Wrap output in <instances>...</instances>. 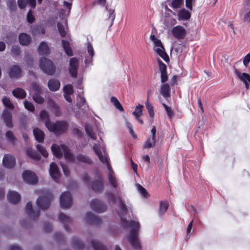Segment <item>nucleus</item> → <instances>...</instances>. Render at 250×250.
Segmentation results:
<instances>
[{"label":"nucleus","instance_id":"774afa93","mask_svg":"<svg viewBox=\"0 0 250 250\" xmlns=\"http://www.w3.org/2000/svg\"><path fill=\"white\" fill-rule=\"evenodd\" d=\"M243 21L247 24H250V10L244 15Z\"/></svg>","mask_w":250,"mask_h":250},{"label":"nucleus","instance_id":"0e129e2a","mask_svg":"<svg viewBox=\"0 0 250 250\" xmlns=\"http://www.w3.org/2000/svg\"><path fill=\"white\" fill-rule=\"evenodd\" d=\"M11 52L12 54L14 56L20 55L21 52L20 46L18 45H13L11 48Z\"/></svg>","mask_w":250,"mask_h":250},{"label":"nucleus","instance_id":"49530a36","mask_svg":"<svg viewBox=\"0 0 250 250\" xmlns=\"http://www.w3.org/2000/svg\"><path fill=\"white\" fill-rule=\"evenodd\" d=\"M150 38V40L154 42L155 46L158 47L157 48H161V47H164L160 40L157 39L155 35H151Z\"/></svg>","mask_w":250,"mask_h":250},{"label":"nucleus","instance_id":"79ce46f5","mask_svg":"<svg viewBox=\"0 0 250 250\" xmlns=\"http://www.w3.org/2000/svg\"><path fill=\"white\" fill-rule=\"evenodd\" d=\"M168 206L169 205L167 201H162L160 202L159 210L160 215H163L167 211L168 209Z\"/></svg>","mask_w":250,"mask_h":250},{"label":"nucleus","instance_id":"8fccbe9b","mask_svg":"<svg viewBox=\"0 0 250 250\" xmlns=\"http://www.w3.org/2000/svg\"><path fill=\"white\" fill-rule=\"evenodd\" d=\"M108 178L109 179V182L110 185L114 188H116L117 187V182L116 178L113 176L112 173L111 172H109L108 174Z\"/></svg>","mask_w":250,"mask_h":250},{"label":"nucleus","instance_id":"473e14b6","mask_svg":"<svg viewBox=\"0 0 250 250\" xmlns=\"http://www.w3.org/2000/svg\"><path fill=\"white\" fill-rule=\"evenodd\" d=\"M31 37L26 33H21L19 35L20 42L21 45H27L31 42Z\"/></svg>","mask_w":250,"mask_h":250},{"label":"nucleus","instance_id":"1a4fd4ad","mask_svg":"<svg viewBox=\"0 0 250 250\" xmlns=\"http://www.w3.org/2000/svg\"><path fill=\"white\" fill-rule=\"evenodd\" d=\"M2 164L4 167L8 168L13 167L16 164L15 157L11 154H5L2 159Z\"/></svg>","mask_w":250,"mask_h":250},{"label":"nucleus","instance_id":"72a5a7b5","mask_svg":"<svg viewBox=\"0 0 250 250\" xmlns=\"http://www.w3.org/2000/svg\"><path fill=\"white\" fill-rule=\"evenodd\" d=\"M106 8L108 12V17L107 19V21H109V27H110L112 25L115 18V8H109L108 6H106Z\"/></svg>","mask_w":250,"mask_h":250},{"label":"nucleus","instance_id":"69168bd1","mask_svg":"<svg viewBox=\"0 0 250 250\" xmlns=\"http://www.w3.org/2000/svg\"><path fill=\"white\" fill-rule=\"evenodd\" d=\"M126 126L127 129H128L130 134L131 135L132 138L134 139H136L137 138V136L135 135V134L133 131V127H132V125H131V124H130L128 122H126Z\"/></svg>","mask_w":250,"mask_h":250},{"label":"nucleus","instance_id":"09e8293b","mask_svg":"<svg viewBox=\"0 0 250 250\" xmlns=\"http://www.w3.org/2000/svg\"><path fill=\"white\" fill-rule=\"evenodd\" d=\"M40 94V93H35L33 95V99L37 103L42 104L44 102V99Z\"/></svg>","mask_w":250,"mask_h":250},{"label":"nucleus","instance_id":"393cba45","mask_svg":"<svg viewBox=\"0 0 250 250\" xmlns=\"http://www.w3.org/2000/svg\"><path fill=\"white\" fill-rule=\"evenodd\" d=\"M87 55L85 57L84 62H91L93 61L94 51L91 44L89 42L87 43Z\"/></svg>","mask_w":250,"mask_h":250},{"label":"nucleus","instance_id":"6e6d98bb","mask_svg":"<svg viewBox=\"0 0 250 250\" xmlns=\"http://www.w3.org/2000/svg\"><path fill=\"white\" fill-rule=\"evenodd\" d=\"M146 107L148 110L150 118H151L152 119L153 118L154 116L153 106L152 105V104H150L147 101L146 104Z\"/></svg>","mask_w":250,"mask_h":250},{"label":"nucleus","instance_id":"4468645a","mask_svg":"<svg viewBox=\"0 0 250 250\" xmlns=\"http://www.w3.org/2000/svg\"><path fill=\"white\" fill-rule=\"evenodd\" d=\"M59 221L63 225L64 228L67 231L69 230V224H71L72 220L71 218L66 214L61 212L58 216Z\"/></svg>","mask_w":250,"mask_h":250},{"label":"nucleus","instance_id":"bb28decb","mask_svg":"<svg viewBox=\"0 0 250 250\" xmlns=\"http://www.w3.org/2000/svg\"><path fill=\"white\" fill-rule=\"evenodd\" d=\"M179 20L185 21L190 18V13L185 8L179 10L178 13Z\"/></svg>","mask_w":250,"mask_h":250},{"label":"nucleus","instance_id":"20e7f679","mask_svg":"<svg viewBox=\"0 0 250 250\" xmlns=\"http://www.w3.org/2000/svg\"><path fill=\"white\" fill-rule=\"evenodd\" d=\"M60 205L62 208L67 209L72 205V198L71 193L68 191L62 193L60 197Z\"/></svg>","mask_w":250,"mask_h":250},{"label":"nucleus","instance_id":"5701e85b","mask_svg":"<svg viewBox=\"0 0 250 250\" xmlns=\"http://www.w3.org/2000/svg\"><path fill=\"white\" fill-rule=\"evenodd\" d=\"M33 134L39 143L43 142L45 134L43 131L38 127H35L33 129Z\"/></svg>","mask_w":250,"mask_h":250},{"label":"nucleus","instance_id":"052dcab7","mask_svg":"<svg viewBox=\"0 0 250 250\" xmlns=\"http://www.w3.org/2000/svg\"><path fill=\"white\" fill-rule=\"evenodd\" d=\"M138 190L141 195L145 198H147L149 196V194L147 192L146 190L141 185H139L138 186Z\"/></svg>","mask_w":250,"mask_h":250},{"label":"nucleus","instance_id":"9b49d317","mask_svg":"<svg viewBox=\"0 0 250 250\" xmlns=\"http://www.w3.org/2000/svg\"><path fill=\"white\" fill-rule=\"evenodd\" d=\"M8 74L11 79H19L22 76V71L20 66L15 65L9 68Z\"/></svg>","mask_w":250,"mask_h":250},{"label":"nucleus","instance_id":"9d476101","mask_svg":"<svg viewBox=\"0 0 250 250\" xmlns=\"http://www.w3.org/2000/svg\"><path fill=\"white\" fill-rule=\"evenodd\" d=\"M40 67L42 71L48 75H53L56 71L54 63H40Z\"/></svg>","mask_w":250,"mask_h":250},{"label":"nucleus","instance_id":"5fc2aeb1","mask_svg":"<svg viewBox=\"0 0 250 250\" xmlns=\"http://www.w3.org/2000/svg\"><path fill=\"white\" fill-rule=\"evenodd\" d=\"M40 118L42 120L45 121V125H46V123L48 121L50 122L49 120V117L47 112L45 110H42L40 112Z\"/></svg>","mask_w":250,"mask_h":250},{"label":"nucleus","instance_id":"de8ad7c7","mask_svg":"<svg viewBox=\"0 0 250 250\" xmlns=\"http://www.w3.org/2000/svg\"><path fill=\"white\" fill-rule=\"evenodd\" d=\"M6 4L11 11H15L16 10L17 5L15 0H7Z\"/></svg>","mask_w":250,"mask_h":250},{"label":"nucleus","instance_id":"4c0bfd02","mask_svg":"<svg viewBox=\"0 0 250 250\" xmlns=\"http://www.w3.org/2000/svg\"><path fill=\"white\" fill-rule=\"evenodd\" d=\"M69 72L73 78H76L78 75V63H69Z\"/></svg>","mask_w":250,"mask_h":250},{"label":"nucleus","instance_id":"37998d69","mask_svg":"<svg viewBox=\"0 0 250 250\" xmlns=\"http://www.w3.org/2000/svg\"><path fill=\"white\" fill-rule=\"evenodd\" d=\"M2 102L6 108L11 110L14 109V106L9 98L4 97L2 98Z\"/></svg>","mask_w":250,"mask_h":250},{"label":"nucleus","instance_id":"e433bc0d","mask_svg":"<svg viewBox=\"0 0 250 250\" xmlns=\"http://www.w3.org/2000/svg\"><path fill=\"white\" fill-rule=\"evenodd\" d=\"M84 128L87 135L92 140H96L97 139V137L91 125L89 124H85Z\"/></svg>","mask_w":250,"mask_h":250},{"label":"nucleus","instance_id":"cd10ccee","mask_svg":"<svg viewBox=\"0 0 250 250\" xmlns=\"http://www.w3.org/2000/svg\"><path fill=\"white\" fill-rule=\"evenodd\" d=\"M72 247L75 250H83L84 245L79 239L74 237L72 239Z\"/></svg>","mask_w":250,"mask_h":250},{"label":"nucleus","instance_id":"a18cd8bd","mask_svg":"<svg viewBox=\"0 0 250 250\" xmlns=\"http://www.w3.org/2000/svg\"><path fill=\"white\" fill-rule=\"evenodd\" d=\"M143 108V106L141 104H139L135 107V110L132 112V114L135 118L140 117L142 115Z\"/></svg>","mask_w":250,"mask_h":250},{"label":"nucleus","instance_id":"f3484780","mask_svg":"<svg viewBox=\"0 0 250 250\" xmlns=\"http://www.w3.org/2000/svg\"><path fill=\"white\" fill-rule=\"evenodd\" d=\"M235 72L240 80L244 83L246 89L249 90L250 89V75L246 73H240L237 70H236Z\"/></svg>","mask_w":250,"mask_h":250},{"label":"nucleus","instance_id":"a211bd4d","mask_svg":"<svg viewBox=\"0 0 250 250\" xmlns=\"http://www.w3.org/2000/svg\"><path fill=\"white\" fill-rule=\"evenodd\" d=\"M7 199L10 203L16 204L20 202L21 195L16 191H11L7 194Z\"/></svg>","mask_w":250,"mask_h":250},{"label":"nucleus","instance_id":"58836bf2","mask_svg":"<svg viewBox=\"0 0 250 250\" xmlns=\"http://www.w3.org/2000/svg\"><path fill=\"white\" fill-rule=\"evenodd\" d=\"M156 144V135H152L151 138H149L146 141L144 145V148H148L153 147Z\"/></svg>","mask_w":250,"mask_h":250},{"label":"nucleus","instance_id":"b1692460","mask_svg":"<svg viewBox=\"0 0 250 250\" xmlns=\"http://www.w3.org/2000/svg\"><path fill=\"white\" fill-rule=\"evenodd\" d=\"M61 148L63 151L65 159L70 162H74L75 161L74 158L72 153L70 152L68 147L65 145H62Z\"/></svg>","mask_w":250,"mask_h":250},{"label":"nucleus","instance_id":"6ab92c4d","mask_svg":"<svg viewBox=\"0 0 250 250\" xmlns=\"http://www.w3.org/2000/svg\"><path fill=\"white\" fill-rule=\"evenodd\" d=\"M159 65L161 72V82L164 83L168 80V75L167 72V67L165 63H159Z\"/></svg>","mask_w":250,"mask_h":250},{"label":"nucleus","instance_id":"338daca9","mask_svg":"<svg viewBox=\"0 0 250 250\" xmlns=\"http://www.w3.org/2000/svg\"><path fill=\"white\" fill-rule=\"evenodd\" d=\"M54 238L58 241H63L64 240V237L62 234L60 232H56L54 234Z\"/></svg>","mask_w":250,"mask_h":250},{"label":"nucleus","instance_id":"412c9836","mask_svg":"<svg viewBox=\"0 0 250 250\" xmlns=\"http://www.w3.org/2000/svg\"><path fill=\"white\" fill-rule=\"evenodd\" d=\"M160 93L166 99L170 97V88L168 84L164 83L161 85Z\"/></svg>","mask_w":250,"mask_h":250},{"label":"nucleus","instance_id":"0eeeda50","mask_svg":"<svg viewBox=\"0 0 250 250\" xmlns=\"http://www.w3.org/2000/svg\"><path fill=\"white\" fill-rule=\"evenodd\" d=\"M22 176L24 181L27 183L34 185L38 182V178L35 173L30 170H24Z\"/></svg>","mask_w":250,"mask_h":250},{"label":"nucleus","instance_id":"e2e57ef3","mask_svg":"<svg viewBox=\"0 0 250 250\" xmlns=\"http://www.w3.org/2000/svg\"><path fill=\"white\" fill-rule=\"evenodd\" d=\"M52 224L48 222H45L43 224V229L45 232H50L52 229Z\"/></svg>","mask_w":250,"mask_h":250},{"label":"nucleus","instance_id":"c9c22d12","mask_svg":"<svg viewBox=\"0 0 250 250\" xmlns=\"http://www.w3.org/2000/svg\"><path fill=\"white\" fill-rule=\"evenodd\" d=\"M62 44L65 53L68 56H73V51L70 47L69 42L67 41L62 40Z\"/></svg>","mask_w":250,"mask_h":250},{"label":"nucleus","instance_id":"13d9d810","mask_svg":"<svg viewBox=\"0 0 250 250\" xmlns=\"http://www.w3.org/2000/svg\"><path fill=\"white\" fill-rule=\"evenodd\" d=\"M6 138L12 144H14L15 142L16 138L11 131H8L6 132L5 134Z\"/></svg>","mask_w":250,"mask_h":250},{"label":"nucleus","instance_id":"2eb2a0df","mask_svg":"<svg viewBox=\"0 0 250 250\" xmlns=\"http://www.w3.org/2000/svg\"><path fill=\"white\" fill-rule=\"evenodd\" d=\"M25 211L26 214L32 217L33 219H36L40 215V210L35 211L33 210L32 204L31 202L27 203L25 207Z\"/></svg>","mask_w":250,"mask_h":250},{"label":"nucleus","instance_id":"7ed1b4c3","mask_svg":"<svg viewBox=\"0 0 250 250\" xmlns=\"http://www.w3.org/2000/svg\"><path fill=\"white\" fill-rule=\"evenodd\" d=\"M52 198V194L50 192H47L45 195L38 197L37 200V204L41 209H46L50 207Z\"/></svg>","mask_w":250,"mask_h":250},{"label":"nucleus","instance_id":"423d86ee","mask_svg":"<svg viewBox=\"0 0 250 250\" xmlns=\"http://www.w3.org/2000/svg\"><path fill=\"white\" fill-rule=\"evenodd\" d=\"M91 208L95 211L101 213L104 212L106 209V205L101 201L94 199L90 202Z\"/></svg>","mask_w":250,"mask_h":250},{"label":"nucleus","instance_id":"2f4dec72","mask_svg":"<svg viewBox=\"0 0 250 250\" xmlns=\"http://www.w3.org/2000/svg\"><path fill=\"white\" fill-rule=\"evenodd\" d=\"M75 158L80 162H82L88 165L92 164V161L91 159L88 156L83 154L80 153L77 154Z\"/></svg>","mask_w":250,"mask_h":250},{"label":"nucleus","instance_id":"ea45409f","mask_svg":"<svg viewBox=\"0 0 250 250\" xmlns=\"http://www.w3.org/2000/svg\"><path fill=\"white\" fill-rule=\"evenodd\" d=\"M154 49L158 55H159L165 62H168L169 61L168 56L166 53L164 47H161V48H154Z\"/></svg>","mask_w":250,"mask_h":250},{"label":"nucleus","instance_id":"39448f33","mask_svg":"<svg viewBox=\"0 0 250 250\" xmlns=\"http://www.w3.org/2000/svg\"><path fill=\"white\" fill-rule=\"evenodd\" d=\"M171 33L175 38L178 40H181L185 38L187 31L182 26L177 25L172 28Z\"/></svg>","mask_w":250,"mask_h":250},{"label":"nucleus","instance_id":"4be33fe9","mask_svg":"<svg viewBox=\"0 0 250 250\" xmlns=\"http://www.w3.org/2000/svg\"><path fill=\"white\" fill-rule=\"evenodd\" d=\"M51 149L53 155L56 158H60L63 156V151L62 149L61 146H60L56 144H53L51 147Z\"/></svg>","mask_w":250,"mask_h":250},{"label":"nucleus","instance_id":"bf43d9fd","mask_svg":"<svg viewBox=\"0 0 250 250\" xmlns=\"http://www.w3.org/2000/svg\"><path fill=\"white\" fill-rule=\"evenodd\" d=\"M24 105L25 108L29 111L33 112L35 110L34 105L29 101H25L24 102Z\"/></svg>","mask_w":250,"mask_h":250},{"label":"nucleus","instance_id":"6e6552de","mask_svg":"<svg viewBox=\"0 0 250 250\" xmlns=\"http://www.w3.org/2000/svg\"><path fill=\"white\" fill-rule=\"evenodd\" d=\"M84 220L86 223L92 225L98 226L102 223L101 219L91 212H88L86 214Z\"/></svg>","mask_w":250,"mask_h":250},{"label":"nucleus","instance_id":"f8f14e48","mask_svg":"<svg viewBox=\"0 0 250 250\" xmlns=\"http://www.w3.org/2000/svg\"><path fill=\"white\" fill-rule=\"evenodd\" d=\"M49 174L51 178L58 182L60 179V172L57 165L54 162H52L50 165Z\"/></svg>","mask_w":250,"mask_h":250},{"label":"nucleus","instance_id":"3c124183","mask_svg":"<svg viewBox=\"0 0 250 250\" xmlns=\"http://www.w3.org/2000/svg\"><path fill=\"white\" fill-rule=\"evenodd\" d=\"M184 0H172L171 2V7L173 8H178L183 4Z\"/></svg>","mask_w":250,"mask_h":250},{"label":"nucleus","instance_id":"f704fd0d","mask_svg":"<svg viewBox=\"0 0 250 250\" xmlns=\"http://www.w3.org/2000/svg\"><path fill=\"white\" fill-rule=\"evenodd\" d=\"M26 153L28 157L34 160L39 161L41 159V156L38 153L31 148H28L26 149Z\"/></svg>","mask_w":250,"mask_h":250},{"label":"nucleus","instance_id":"f03ea898","mask_svg":"<svg viewBox=\"0 0 250 250\" xmlns=\"http://www.w3.org/2000/svg\"><path fill=\"white\" fill-rule=\"evenodd\" d=\"M46 126L48 130L58 135L65 133L68 129V125L65 121H58L51 123L48 121L46 123Z\"/></svg>","mask_w":250,"mask_h":250},{"label":"nucleus","instance_id":"a878e982","mask_svg":"<svg viewBox=\"0 0 250 250\" xmlns=\"http://www.w3.org/2000/svg\"><path fill=\"white\" fill-rule=\"evenodd\" d=\"M38 51L40 55H46L49 54L50 50L47 43L42 42L38 48Z\"/></svg>","mask_w":250,"mask_h":250},{"label":"nucleus","instance_id":"c03bdc74","mask_svg":"<svg viewBox=\"0 0 250 250\" xmlns=\"http://www.w3.org/2000/svg\"><path fill=\"white\" fill-rule=\"evenodd\" d=\"M110 101L111 102L114 104L115 107L117 109H118L120 111H123L124 108L118 101V100L114 97H111L110 98Z\"/></svg>","mask_w":250,"mask_h":250},{"label":"nucleus","instance_id":"603ef678","mask_svg":"<svg viewBox=\"0 0 250 250\" xmlns=\"http://www.w3.org/2000/svg\"><path fill=\"white\" fill-rule=\"evenodd\" d=\"M37 150L41 153V154L45 158L47 157L48 153L46 150L45 148L42 145L38 144L37 145Z\"/></svg>","mask_w":250,"mask_h":250},{"label":"nucleus","instance_id":"aec40b11","mask_svg":"<svg viewBox=\"0 0 250 250\" xmlns=\"http://www.w3.org/2000/svg\"><path fill=\"white\" fill-rule=\"evenodd\" d=\"M48 87L52 91H56L60 87V81L56 79H51L48 82Z\"/></svg>","mask_w":250,"mask_h":250},{"label":"nucleus","instance_id":"864d4df0","mask_svg":"<svg viewBox=\"0 0 250 250\" xmlns=\"http://www.w3.org/2000/svg\"><path fill=\"white\" fill-rule=\"evenodd\" d=\"M32 32L34 35L40 33L44 34L45 33V30L41 26H35L32 29Z\"/></svg>","mask_w":250,"mask_h":250},{"label":"nucleus","instance_id":"680f3d73","mask_svg":"<svg viewBox=\"0 0 250 250\" xmlns=\"http://www.w3.org/2000/svg\"><path fill=\"white\" fill-rule=\"evenodd\" d=\"M162 104L164 107L168 117L171 118L172 117H173L174 115V112L172 111L171 108L165 103Z\"/></svg>","mask_w":250,"mask_h":250},{"label":"nucleus","instance_id":"f257e3e1","mask_svg":"<svg viewBox=\"0 0 250 250\" xmlns=\"http://www.w3.org/2000/svg\"><path fill=\"white\" fill-rule=\"evenodd\" d=\"M119 216L121 218L122 225L125 228H130L131 229L129 235L127 237V240L130 243L132 247L135 250H140L141 245L139 240V231L140 229V225L137 222L134 220L128 221L125 218Z\"/></svg>","mask_w":250,"mask_h":250},{"label":"nucleus","instance_id":"7c9ffc66","mask_svg":"<svg viewBox=\"0 0 250 250\" xmlns=\"http://www.w3.org/2000/svg\"><path fill=\"white\" fill-rule=\"evenodd\" d=\"M50 108L52 109L54 115L56 117H59L62 115V112L60 109L59 106L53 100H50L49 102Z\"/></svg>","mask_w":250,"mask_h":250},{"label":"nucleus","instance_id":"ddd939ff","mask_svg":"<svg viewBox=\"0 0 250 250\" xmlns=\"http://www.w3.org/2000/svg\"><path fill=\"white\" fill-rule=\"evenodd\" d=\"M92 189L96 192H101L104 188L103 179L100 176V179L94 180L91 184Z\"/></svg>","mask_w":250,"mask_h":250},{"label":"nucleus","instance_id":"c756f323","mask_svg":"<svg viewBox=\"0 0 250 250\" xmlns=\"http://www.w3.org/2000/svg\"><path fill=\"white\" fill-rule=\"evenodd\" d=\"M57 27L59 33L62 37L64 38L69 36L68 28L67 25L65 27L62 23L58 22L57 24Z\"/></svg>","mask_w":250,"mask_h":250},{"label":"nucleus","instance_id":"a19ab883","mask_svg":"<svg viewBox=\"0 0 250 250\" xmlns=\"http://www.w3.org/2000/svg\"><path fill=\"white\" fill-rule=\"evenodd\" d=\"M91 245L94 250H107L106 247L97 240H92Z\"/></svg>","mask_w":250,"mask_h":250},{"label":"nucleus","instance_id":"dca6fc26","mask_svg":"<svg viewBox=\"0 0 250 250\" xmlns=\"http://www.w3.org/2000/svg\"><path fill=\"white\" fill-rule=\"evenodd\" d=\"M2 118L6 125L8 127L12 128L13 126L12 116L11 111L5 109L2 114Z\"/></svg>","mask_w":250,"mask_h":250},{"label":"nucleus","instance_id":"c85d7f7f","mask_svg":"<svg viewBox=\"0 0 250 250\" xmlns=\"http://www.w3.org/2000/svg\"><path fill=\"white\" fill-rule=\"evenodd\" d=\"M14 97L18 99H24L26 97V93L24 90L21 88H16L12 91Z\"/></svg>","mask_w":250,"mask_h":250},{"label":"nucleus","instance_id":"4d7b16f0","mask_svg":"<svg viewBox=\"0 0 250 250\" xmlns=\"http://www.w3.org/2000/svg\"><path fill=\"white\" fill-rule=\"evenodd\" d=\"M63 89L64 94H72L74 92L73 86L70 84L64 85Z\"/></svg>","mask_w":250,"mask_h":250}]
</instances>
